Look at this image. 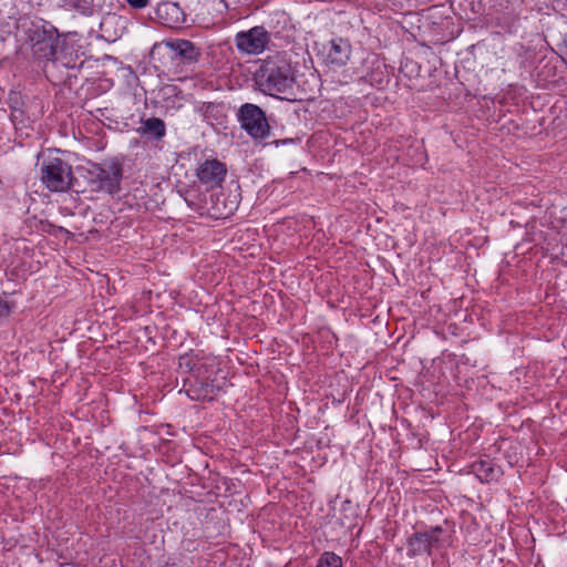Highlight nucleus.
Returning a JSON list of instances; mask_svg holds the SVG:
<instances>
[{"label": "nucleus", "mask_w": 567, "mask_h": 567, "mask_svg": "<svg viewBox=\"0 0 567 567\" xmlns=\"http://www.w3.org/2000/svg\"><path fill=\"white\" fill-rule=\"evenodd\" d=\"M257 83L262 92L276 96L288 93L292 89L295 74L285 59H268L259 69Z\"/></svg>", "instance_id": "1"}, {"label": "nucleus", "mask_w": 567, "mask_h": 567, "mask_svg": "<svg viewBox=\"0 0 567 567\" xmlns=\"http://www.w3.org/2000/svg\"><path fill=\"white\" fill-rule=\"evenodd\" d=\"M60 151L50 152L40 164V181L50 192L64 193L73 185L72 166L59 156Z\"/></svg>", "instance_id": "2"}, {"label": "nucleus", "mask_w": 567, "mask_h": 567, "mask_svg": "<svg viewBox=\"0 0 567 567\" xmlns=\"http://www.w3.org/2000/svg\"><path fill=\"white\" fill-rule=\"evenodd\" d=\"M25 44L35 60H52L56 54L58 32L53 25L32 22L24 29Z\"/></svg>", "instance_id": "3"}, {"label": "nucleus", "mask_w": 567, "mask_h": 567, "mask_svg": "<svg viewBox=\"0 0 567 567\" xmlns=\"http://www.w3.org/2000/svg\"><path fill=\"white\" fill-rule=\"evenodd\" d=\"M122 166L117 162L93 164L86 172V183L91 192L115 194L120 190Z\"/></svg>", "instance_id": "4"}, {"label": "nucleus", "mask_w": 567, "mask_h": 567, "mask_svg": "<svg viewBox=\"0 0 567 567\" xmlns=\"http://www.w3.org/2000/svg\"><path fill=\"white\" fill-rule=\"evenodd\" d=\"M238 120L241 127L255 140H264L269 136L270 126L265 112L255 104L246 103L239 107Z\"/></svg>", "instance_id": "5"}, {"label": "nucleus", "mask_w": 567, "mask_h": 567, "mask_svg": "<svg viewBox=\"0 0 567 567\" xmlns=\"http://www.w3.org/2000/svg\"><path fill=\"white\" fill-rule=\"evenodd\" d=\"M444 530L440 526H435L423 533H413L406 542L408 556L415 557L421 555H432L433 549H437L443 543Z\"/></svg>", "instance_id": "6"}, {"label": "nucleus", "mask_w": 567, "mask_h": 567, "mask_svg": "<svg viewBox=\"0 0 567 567\" xmlns=\"http://www.w3.org/2000/svg\"><path fill=\"white\" fill-rule=\"evenodd\" d=\"M227 175L226 165L217 158H206L196 168V176L207 189L219 187Z\"/></svg>", "instance_id": "7"}, {"label": "nucleus", "mask_w": 567, "mask_h": 567, "mask_svg": "<svg viewBox=\"0 0 567 567\" xmlns=\"http://www.w3.org/2000/svg\"><path fill=\"white\" fill-rule=\"evenodd\" d=\"M235 41L239 51L248 54H259L266 49L269 35L262 27H255L247 32H239Z\"/></svg>", "instance_id": "8"}, {"label": "nucleus", "mask_w": 567, "mask_h": 567, "mask_svg": "<svg viewBox=\"0 0 567 567\" xmlns=\"http://www.w3.org/2000/svg\"><path fill=\"white\" fill-rule=\"evenodd\" d=\"M352 55V44L349 39H332L324 53V63L332 70L343 68Z\"/></svg>", "instance_id": "9"}, {"label": "nucleus", "mask_w": 567, "mask_h": 567, "mask_svg": "<svg viewBox=\"0 0 567 567\" xmlns=\"http://www.w3.org/2000/svg\"><path fill=\"white\" fill-rule=\"evenodd\" d=\"M239 203V193L227 194L224 189H220L210 195L209 214L217 219L228 218L237 210Z\"/></svg>", "instance_id": "10"}, {"label": "nucleus", "mask_w": 567, "mask_h": 567, "mask_svg": "<svg viewBox=\"0 0 567 567\" xmlns=\"http://www.w3.org/2000/svg\"><path fill=\"white\" fill-rule=\"evenodd\" d=\"M472 473L482 482L491 483L497 481L502 475V470L489 458L480 460L471 465Z\"/></svg>", "instance_id": "11"}, {"label": "nucleus", "mask_w": 567, "mask_h": 567, "mask_svg": "<svg viewBox=\"0 0 567 567\" xmlns=\"http://www.w3.org/2000/svg\"><path fill=\"white\" fill-rule=\"evenodd\" d=\"M136 132L141 136H147L155 141H161L166 135L165 122L159 117H150L143 120Z\"/></svg>", "instance_id": "12"}, {"label": "nucleus", "mask_w": 567, "mask_h": 567, "mask_svg": "<svg viewBox=\"0 0 567 567\" xmlns=\"http://www.w3.org/2000/svg\"><path fill=\"white\" fill-rule=\"evenodd\" d=\"M167 45L184 60L195 62L200 56V51L188 40L177 39L167 43Z\"/></svg>", "instance_id": "13"}, {"label": "nucleus", "mask_w": 567, "mask_h": 567, "mask_svg": "<svg viewBox=\"0 0 567 567\" xmlns=\"http://www.w3.org/2000/svg\"><path fill=\"white\" fill-rule=\"evenodd\" d=\"M203 351L189 352L179 357V367L185 369L187 372L199 371L203 367V360L205 359Z\"/></svg>", "instance_id": "14"}, {"label": "nucleus", "mask_w": 567, "mask_h": 567, "mask_svg": "<svg viewBox=\"0 0 567 567\" xmlns=\"http://www.w3.org/2000/svg\"><path fill=\"white\" fill-rule=\"evenodd\" d=\"M315 567H343L342 558L333 551L320 554Z\"/></svg>", "instance_id": "15"}, {"label": "nucleus", "mask_w": 567, "mask_h": 567, "mask_svg": "<svg viewBox=\"0 0 567 567\" xmlns=\"http://www.w3.org/2000/svg\"><path fill=\"white\" fill-rule=\"evenodd\" d=\"M126 2L134 9H143L148 4V0H126Z\"/></svg>", "instance_id": "16"}, {"label": "nucleus", "mask_w": 567, "mask_h": 567, "mask_svg": "<svg viewBox=\"0 0 567 567\" xmlns=\"http://www.w3.org/2000/svg\"><path fill=\"white\" fill-rule=\"evenodd\" d=\"M218 109H219V105H216V104H213V103L207 104L205 106V111H204L205 117H208L209 113H213L214 111H218Z\"/></svg>", "instance_id": "17"}, {"label": "nucleus", "mask_w": 567, "mask_h": 567, "mask_svg": "<svg viewBox=\"0 0 567 567\" xmlns=\"http://www.w3.org/2000/svg\"><path fill=\"white\" fill-rule=\"evenodd\" d=\"M157 567H183L181 564L175 561L174 559H168L164 564L157 566Z\"/></svg>", "instance_id": "18"}, {"label": "nucleus", "mask_w": 567, "mask_h": 567, "mask_svg": "<svg viewBox=\"0 0 567 567\" xmlns=\"http://www.w3.org/2000/svg\"><path fill=\"white\" fill-rule=\"evenodd\" d=\"M9 309L7 307V303L0 300V317L8 315Z\"/></svg>", "instance_id": "19"}, {"label": "nucleus", "mask_w": 567, "mask_h": 567, "mask_svg": "<svg viewBox=\"0 0 567 567\" xmlns=\"http://www.w3.org/2000/svg\"><path fill=\"white\" fill-rule=\"evenodd\" d=\"M172 9V10H177V8L173 4H168V3H164L162 4L159 8H158V12H161L162 10H165L166 12H168V10Z\"/></svg>", "instance_id": "20"}, {"label": "nucleus", "mask_w": 567, "mask_h": 567, "mask_svg": "<svg viewBox=\"0 0 567 567\" xmlns=\"http://www.w3.org/2000/svg\"><path fill=\"white\" fill-rule=\"evenodd\" d=\"M205 391V394H197L196 396H192V399H196V400H199L200 398H206V395L208 394V390H204Z\"/></svg>", "instance_id": "21"}, {"label": "nucleus", "mask_w": 567, "mask_h": 567, "mask_svg": "<svg viewBox=\"0 0 567 567\" xmlns=\"http://www.w3.org/2000/svg\"><path fill=\"white\" fill-rule=\"evenodd\" d=\"M213 389V385H206V388L204 390H207V389Z\"/></svg>", "instance_id": "22"}]
</instances>
